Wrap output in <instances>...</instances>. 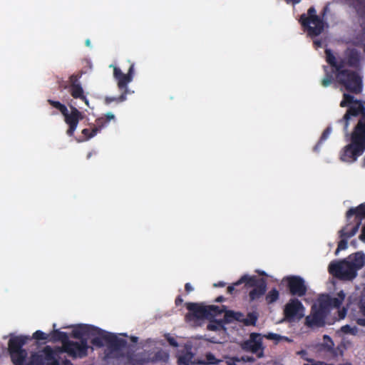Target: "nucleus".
Wrapping results in <instances>:
<instances>
[{
	"label": "nucleus",
	"mask_w": 365,
	"mask_h": 365,
	"mask_svg": "<svg viewBox=\"0 0 365 365\" xmlns=\"http://www.w3.org/2000/svg\"><path fill=\"white\" fill-rule=\"evenodd\" d=\"M96 125L94 128H98V131L101 130L103 128L106 126L109 123L107 121V119L104 117H100L96 120Z\"/></svg>",
	"instance_id": "79ce46f5"
},
{
	"label": "nucleus",
	"mask_w": 365,
	"mask_h": 365,
	"mask_svg": "<svg viewBox=\"0 0 365 365\" xmlns=\"http://www.w3.org/2000/svg\"><path fill=\"white\" fill-rule=\"evenodd\" d=\"M350 7H353L361 19H365V0H342Z\"/></svg>",
	"instance_id": "4be33fe9"
},
{
	"label": "nucleus",
	"mask_w": 365,
	"mask_h": 365,
	"mask_svg": "<svg viewBox=\"0 0 365 365\" xmlns=\"http://www.w3.org/2000/svg\"><path fill=\"white\" fill-rule=\"evenodd\" d=\"M68 91L73 98L83 101L88 107H90L89 101L85 95L81 84L68 85Z\"/></svg>",
	"instance_id": "aec40b11"
},
{
	"label": "nucleus",
	"mask_w": 365,
	"mask_h": 365,
	"mask_svg": "<svg viewBox=\"0 0 365 365\" xmlns=\"http://www.w3.org/2000/svg\"><path fill=\"white\" fill-rule=\"evenodd\" d=\"M299 21L304 31L311 37L317 36L324 31V23L317 15L316 9L313 6L308 9L307 14H303L300 16Z\"/></svg>",
	"instance_id": "6e6552de"
},
{
	"label": "nucleus",
	"mask_w": 365,
	"mask_h": 365,
	"mask_svg": "<svg viewBox=\"0 0 365 365\" xmlns=\"http://www.w3.org/2000/svg\"><path fill=\"white\" fill-rule=\"evenodd\" d=\"M59 86H60V88H61L63 89H67L68 90V85L67 84V83L63 82L62 83L60 84Z\"/></svg>",
	"instance_id": "0e129e2a"
},
{
	"label": "nucleus",
	"mask_w": 365,
	"mask_h": 365,
	"mask_svg": "<svg viewBox=\"0 0 365 365\" xmlns=\"http://www.w3.org/2000/svg\"><path fill=\"white\" fill-rule=\"evenodd\" d=\"M325 71L326 74L323 79L322 80V86L324 87H328L334 81L333 73H336V72L334 71V68H333L332 72H328L326 68Z\"/></svg>",
	"instance_id": "72a5a7b5"
},
{
	"label": "nucleus",
	"mask_w": 365,
	"mask_h": 365,
	"mask_svg": "<svg viewBox=\"0 0 365 365\" xmlns=\"http://www.w3.org/2000/svg\"><path fill=\"white\" fill-rule=\"evenodd\" d=\"M363 113H365V107L359 101L356 100L354 105L349 106L344 115L345 128L346 129L349 125V120L351 116H357L359 115L361 116Z\"/></svg>",
	"instance_id": "a211bd4d"
},
{
	"label": "nucleus",
	"mask_w": 365,
	"mask_h": 365,
	"mask_svg": "<svg viewBox=\"0 0 365 365\" xmlns=\"http://www.w3.org/2000/svg\"><path fill=\"white\" fill-rule=\"evenodd\" d=\"M326 61L336 72L337 82L342 85L345 89L352 93L359 94L362 91V78L359 74L354 71L344 68L343 62L337 60L331 50L325 49Z\"/></svg>",
	"instance_id": "f257e3e1"
},
{
	"label": "nucleus",
	"mask_w": 365,
	"mask_h": 365,
	"mask_svg": "<svg viewBox=\"0 0 365 365\" xmlns=\"http://www.w3.org/2000/svg\"><path fill=\"white\" fill-rule=\"evenodd\" d=\"M33 338L36 340H46L48 339V335L42 331L37 330L34 333Z\"/></svg>",
	"instance_id": "c03bdc74"
},
{
	"label": "nucleus",
	"mask_w": 365,
	"mask_h": 365,
	"mask_svg": "<svg viewBox=\"0 0 365 365\" xmlns=\"http://www.w3.org/2000/svg\"><path fill=\"white\" fill-rule=\"evenodd\" d=\"M341 240L338 242L337 248L335 251V255H337L340 251L344 250L348 247V239L351 237H340Z\"/></svg>",
	"instance_id": "4c0bfd02"
},
{
	"label": "nucleus",
	"mask_w": 365,
	"mask_h": 365,
	"mask_svg": "<svg viewBox=\"0 0 365 365\" xmlns=\"http://www.w3.org/2000/svg\"><path fill=\"white\" fill-rule=\"evenodd\" d=\"M227 323L228 322L225 321V315L224 314L223 319H210V322L207 325V329L210 331H225L226 329L225 327V324Z\"/></svg>",
	"instance_id": "a878e982"
},
{
	"label": "nucleus",
	"mask_w": 365,
	"mask_h": 365,
	"mask_svg": "<svg viewBox=\"0 0 365 365\" xmlns=\"http://www.w3.org/2000/svg\"><path fill=\"white\" fill-rule=\"evenodd\" d=\"M279 297V292L277 289L274 288L270 290L265 296V300L267 304H271L275 302Z\"/></svg>",
	"instance_id": "2f4dec72"
},
{
	"label": "nucleus",
	"mask_w": 365,
	"mask_h": 365,
	"mask_svg": "<svg viewBox=\"0 0 365 365\" xmlns=\"http://www.w3.org/2000/svg\"><path fill=\"white\" fill-rule=\"evenodd\" d=\"M341 330L342 332L345 334H350V331L351 330V327L349 325H345L341 327Z\"/></svg>",
	"instance_id": "8fccbe9b"
},
{
	"label": "nucleus",
	"mask_w": 365,
	"mask_h": 365,
	"mask_svg": "<svg viewBox=\"0 0 365 365\" xmlns=\"http://www.w3.org/2000/svg\"><path fill=\"white\" fill-rule=\"evenodd\" d=\"M91 325L79 324L75 327L71 332V336L79 339L78 341L87 351L89 349L88 337L91 336Z\"/></svg>",
	"instance_id": "ddd939ff"
},
{
	"label": "nucleus",
	"mask_w": 365,
	"mask_h": 365,
	"mask_svg": "<svg viewBox=\"0 0 365 365\" xmlns=\"http://www.w3.org/2000/svg\"><path fill=\"white\" fill-rule=\"evenodd\" d=\"M266 291L267 282L259 284L249 292L250 300L252 302L259 299L265 294Z\"/></svg>",
	"instance_id": "b1692460"
},
{
	"label": "nucleus",
	"mask_w": 365,
	"mask_h": 365,
	"mask_svg": "<svg viewBox=\"0 0 365 365\" xmlns=\"http://www.w3.org/2000/svg\"><path fill=\"white\" fill-rule=\"evenodd\" d=\"M329 300H330V297L329 295H327L325 297H322L319 301V304L317 305V308L320 309L322 312L325 313L327 315L331 308V303H330Z\"/></svg>",
	"instance_id": "c85d7f7f"
},
{
	"label": "nucleus",
	"mask_w": 365,
	"mask_h": 365,
	"mask_svg": "<svg viewBox=\"0 0 365 365\" xmlns=\"http://www.w3.org/2000/svg\"><path fill=\"white\" fill-rule=\"evenodd\" d=\"M226 364L227 365H236L237 362L240 361V359L237 357H226Z\"/></svg>",
	"instance_id": "de8ad7c7"
},
{
	"label": "nucleus",
	"mask_w": 365,
	"mask_h": 365,
	"mask_svg": "<svg viewBox=\"0 0 365 365\" xmlns=\"http://www.w3.org/2000/svg\"><path fill=\"white\" fill-rule=\"evenodd\" d=\"M313 43L316 48H321L323 46V41L322 40L317 39L314 40Z\"/></svg>",
	"instance_id": "603ef678"
},
{
	"label": "nucleus",
	"mask_w": 365,
	"mask_h": 365,
	"mask_svg": "<svg viewBox=\"0 0 365 365\" xmlns=\"http://www.w3.org/2000/svg\"><path fill=\"white\" fill-rule=\"evenodd\" d=\"M298 354L302 356V355L307 354V351L305 350H302L299 352H298Z\"/></svg>",
	"instance_id": "69168bd1"
},
{
	"label": "nucleus",
	"mask_w": 365,
	"mask_h": 365,
	"mask_svg": "<svg viewBox=\"0 0 365 365\" xmlns=\"http://www.w3.org/2000/svg\"><path fill=\"white\" fill-rule=\"evenodd\" d=\"M327 314L317 308V304L312 307L311 314L305 319V324L307 327H322L324 325V320Z\"/></svg>",
	"instance_id": "4468645a"
},
{
	"label": "nucleus",
	"mask_w": 365,
	"mask_h": 365,
	"mask_svg": "<svg viewBox=\"0 0 365 365\" xmlns=\"http://www.w3.org/2000/svg\"><path fill=\"white\" fill-rule=\"evenodd\" d=\"M168 341L171 346L174 347H177L178 346V343L173 337L168 338Z\"/></svg>",
	"instance_id": "09e8293b"
},
{
	"label": "nucleus",
	"mask_w": 365,
	"mask_h": 365,
	"mask_svg": "<svg viewBox=\"0 0 365 365\" xmlns=\"http://www.w3.org/2000/svg\"><path fill=\"white\" fill-rule=\"evenodd\" d=\"M331 128H327L322 133L321 137H320V139L318 141V143H317V145L314 146V151H318L319 149V147L320 145L324 143V141H325L327 138L329 137V135H330L331 133Z\"/></svg>",
	"instance_id": "f704fd0d"
},
{
	"label": "nucleus",
	"mask_w": 365,
	"mask_h": 365,
	"mask_svg": "<svg viewBox=\"0 0 365 365\" xmlns=\"http://www.w3.org/2000/svg\"><path fill=\"white\" fill-rule=\"evenodd\" d=\"M182 302H183V299H182V297L180 295H178L175 299V303L176 306H179L182 303Z\"/></svg>",
	"instance_id": "6e6d98bb"
},
{
	"label": "nucleus",
	"mask_w": 365,
	"mask_h": 365,
	"mask_svg": "<svg viewBox=\"0 0 365 365\" xmlns=\"http://www.w3.org/2000/svg\"><path fill=\"white\" fill-rule=\"evenodd\" d=\"M27 365H45L42 355H33L31 361Z\"/></svg>",
	"instance_id": "ea45409f"
},
{
	"label": "nucleus",
	"mask_w": 365,
	"mask_h": 365,
	"mask_svg": "<svg viewBox=\"0 0 365 365\" xmlns=\"http://www.w3.org/2000/svg\"><path fill=\"white\" fill-rule=\"evenodd\" d=\"M134 66V63H130L127 73H123L120 68L114 66H113V77L117 81L118 88L120 91H122V93L118 98L106 97V102L107 103H110L115 101L117 102H123L125 101L126 96L128 93V85L133 81L135 75Z\"/></svg>",
	"instance_id": "39448f33"
},
{
	"label": "nucleus",
	"mask_w": 365,
	"mask_h": 365,
	"mask_svg": "<svg viewBox=\"0 0 365 365\" xmlns=\"http://www.w3.org/2000/svg\"><path fill=\"white\" fill-rule=\"evenodd\" d=\"M342 294H344V292L341 291L340 292L339 294H338V297L337 298H341L342 297Z\"/></svg>",
	"instance_id": "774afa93"
},
{
	"label": "nucleus",
	"mask_w": 365,
	"mask_h": 365,
	"mask_svg": "<svg viewBox=\"0 0 365 365\" xmlns=\"http://www.w3.org/2000/svg\"><path fill=\"white\" fill-rule=\"evenodd\" d=\"M225 321L228 323L231 322L232 320H236L237 322L243 323V320L245 319V315L240 312H234L232 310H227L225 312Z\"/></svg>",
	"instance_id": "cd10ccee"
},
{
	"label": "nucleus",
	"mask_w": 365,
	"mask_h": 365,
	"mask_svg": "<svg viewBox=\"0 0 365 365\" xmlns=\"http://www.w3.org/2000/svg\"><path fill=\"white\" fill-rule=\"evenodd\" d=\"M287 287L292 296L303 297L306 294L307 289L304 279L299 276L290 275L284 278Z\"/></svg>",
	"instance_id": "9d476101"
},
{
	"label": "nucleus",
	"mask_w": 365,
	"mask_h": 365,
	"mask_svg": "<svg viewBox=\"0 0 365 365\" xmlns=\"http://www.w3.org/2000/svg\"><path fill=\"white\" fill-rule=\"evenodd\" d=\"M81 73L72 74L69 77L68 85H78V84H81L79 82V79L81 78Z\"/></svg>",
	"instance_id": "37998d69"
},
{
	"label": "nucleus",
	"mask_w": 365,
	"mask_h": 365,
	"mask_svg": "<svg viewBox=\"0 0 365 365\" xmlns=\"http://www.w3.org/2000/svg\"><path fill=\"white\" fill-rule=\"evenodd\" d=\"M47 102L53 108L58 110L64 117L65 123L68 125L66 134L73 136L80 120L83 118V114L76 107L71 106V111L68 112L67 107L59 101L48 99Z\"/></svg>",
	"instance_id": "423d86ee"
},
{
	"label": "nucleus",
	"mask_w": 365,
	"mask_h": 365,
	"mask_svg": "<svg viewBox=\"0 0 365 365\" xmlns=\"http://www.w3.org/2000/svg\"><path fill=\"white\" fill-rule=\"evenodd\" d=\"M258 314L256 312H249L247 317L243 320V324L245 326H255L258 319Z\"/></svg>",
	"instance_id": "7c9ffc66"
},
{
	"label": "nucleus",
	"mask_w": 365,
	"mask_h": 365,
	"mask_svg": "<svg viewBox=\"0 0 365 365\" xmlns=\"http://www.w3.org/2000/svg\"><path fill=\"white\" fill-rule=\"evenodd\" d=\"M185 289L186 292L189 293L193 290V287L191 286L190 283H186L185 284Z\"/></svg>",
	"instance_id": "4d7b16f0"
},
{
	"label": "nucleus",
	"mask_w": 365,
	"mask_h": 365,
	"mask_svg": "<svg viewBox=\"0 0 365 365\" xmlns=\"http://www.w3.org/2000/svg\"><path fill=\"white\" fill-rule=\"evenodd\" d=\"M235 286H236L235 283L232 285L228 286L227 288V292L228 294H232L235 291Z\"/></svg>",
	"instance_id": "5fc2aeb1"
},
{
	"label": "nucleus",
	"mask_w": 365,
	"mask_h": 365,
	"mask_svg": "<svg viewBox=\"0 0 365 365\" xmlns=\"http://www.w3.org/2000/svg\"><path fill=\"white\" fill-rule=\"evenodd\" d=\"M226 285V283L224 282H219L217 283L214 284V287H223Z\"/></svg>",
	"instance_id": "bf43d9fd"
},
{
	"label": "nucleus",
	"mask_w": 365,
	"mask_h": 365,
	"mask_svg": "<svg viewBox=\"0 0 365 365\" xmlns=\"http://www.w3.org/2000/svg\"><path fill=\"white\" fill-rule=\"evenodd\" d=\"M51 341H61L62 344V350L64 349L65 346L67 344L70 340L68 339V336L66 332L61 331L58 329L53 330L51 333Z\"/></svg>",
	"instance_id": "393cba45"
},
{
	"label": "nucleus",
	"mask_w": 365,
	"mask_h": 365,
	"mask_svg": "<svg viewBox=\"0 0 365 365\" xmlns=\"http://www.w3.org/2000/svg\"><path fill=\"white\" fill-rule=\"evenodd\" d=\"M357 332H358V329L356 327H351V330L350 331V334L356 335L357 334Z\"/></svg>",
	"instance_id": "680f3d73"
},
{
	"label": "nucleus",
	"mask_w": 365,
	"mask_h": 365,
	"mask_svg": "<svg viewBox=\"0 0 365 365\" xmlns=\"http://www.w3.org/2000/svg\"><path fill=\"white\" fill-rule=\"evenodd\" d=\"M334 342H333L332 339H331V337L329 336L328 335H324V342L321 345L322 349L327 351L333 352L334 351Z\"/></svg>",
	"instance_id": "473e14b6"
},
{
	"label": "nucleus",
	"mask_w": 365,
	"mask_h": 365,
	"mask_svg": "<svg viewBox=\"0 0 365 365\" xmlns=\"http://www.w3.org/2000/svg\"><path fill=\"white\" fill-rule=\"evenodd\" d=\"M356 100H354V97L349 93H344L343 99L340 103L341 107H347L349 106L351 103H355Z\"/></svg>",
	"instance_id": "e433bc0d"
},
{
	"label": "nucleus",
	"mask_w": 365,
	"mask_h": 365,
	"mask_svg": "<svg viewBox=\"0 0 365 365\" xmlns=\"http://www.w3.org/2000/svg\"><path fill=\"white\" fill-rule=\"evenodd\" d=\"M344 297L345 294H342L341 298L330 297L331 308H339L342 304Z\"/></svg>",
	"instance_id": "58836bf2"
},
{
	"label": "nucleus",
	"mask_w": 365,
	"mask_h": 365,
	"mask_svg": "<svg viewBox=\"0 0 365 365\" xmlns=\"http://www.w3.org/2000/svg\"><path fill=\"white\" fill-rule=\"evenodd\" d=\"M360 61L361 55L356 48L347 49L344 53V57L339 61L337 60V62H343L344 68L346 66L353 68H359L360 67Z\"/></svg>",
	"instance_id": "2eb2a0df"
},
{
	"label": "nucleus",
	"mask_w": 365,
	"mask_h": 365,
	"mask_svg": "<svg viewBox=\"0 0 365 365\" xmlns=\"http://www.w3.org/2000/svg\"><path fill=\"white\" fill-rule=\"evenodd\" d=\"M267 282L264 278H259L255 275L248 276L243 275L239 280H237L235 284L240 285L242 283H245L246 286L250 287H256L259 284Z\"/></svg>",
	"instance_id": "412c9836"
},
{
	"label": "nucleus",
	"mask_w": 365,
	"mask_h": 365,
	"mask_svg": "<svg viewBox=\"0 0 365 365\" xmlns=\"http://www.w3.org/2000/svg\"><path fill=\"white\" fill-rule=\"evenodd\" d=\"M185 306L189 311V313L185 316L187 319H190L191 317L196 319H207V310L205 305L195 302H187Z\"/></svg>",
	"instance_id": "dca6fc26"
},
{
	"label": "nucleus",
	"mask_w": 365,
	"mask_h": 365,
	"mask_svg": "<svg viewBox=\"0 0 365 365\" xmlns=\"http://www.w3.org/2000/svg\"><path fill=\"white\" fill-rule=\"evenodd\" d=\"M346 259L357 273V271L361 269L365 264V254L361 251L356 252L350 255Z\"/></svg>",
	"instance_id": "6ab92c4d"
},
{
	"label": "nucleus",
	"mask_w": 365,
	"mask_h": 365,
	"mask_svg": "<svg viewBox=\"0 0 365 365\" xmlns=\"http://www.w3.org/2000/svg\"><path fill=\"white\" fill-rule=\"evenodd\" d=\"M365 151V113L361 115L350 135V143L344 147L340 159L354 163Z\"/></svg>",
	"instance_id": "f03ea898"
},
{
	"label": "nucleus",
	"mask_w": 365,
	"mask_h": 365,
	"mask_svg": "<svg viewBox=\"0 0 365 365\" xmlns=\"http://www.w3.org/2000/svg\"><path fill=\"white\" fill-rule=\"evenodd\" d=\"M241 346L243 350L253 354H257L259 351H261L258 356H262L264 348L262 346V337L261 334L255 332L251 333L250 339L243 341Z\"/></svg>",
	"instance_id": "f8f14e48"
},
{
	"label": "nucleus",
	"mask_w": 365,
	"mask_h": 365,
	"mask_svg": "<svg viewBox=\"0 0 365 365\" xmlns=\"http://www.w3.org/2000/svg\"><path fill=\"white\" fill-rule=\"evenodd\" d=\"M72 358L82 359L88 355V351L78 342L69 341L62 350Z\"/></svg>",
	"instance_id": "f3484780"
},
{
	"label": "nucleus",
	"mask_w": 365,
	"mask_h": 365,
	"mask_svg": "<svg viewBox=\"0 0 365 365\" xmlns=\"http://www.w3.org/2000/svg\"><path fill=\"white\" fill-rule=\"evenodd\" d=\"M8 342V351L14 365H24L28 353L23 346L26 344L29 337L28 336H14L10 334Z\"/></svg>",
	"instance_id": "0eeeda50"
},
{
	"label": "nucleus",
	"mask_w": 365,
	"mask_h": 365,
	"mask_svg": "<svg viewBox=\"0 0 365 365\" xmlns=\"http://www.w3.org/2000/svg\"><path fill=\"white\" fill-rule=\"evenodd\" d=\"M346 225L339 231L340 237H353L358 232L361 222L365 219V203L351 207L346 213Z\"/></svg>",
	"instance_id": "20e7f679"
},
{
	"label": "nucleus",
	"mask_w": 365,
	"mask_h": 365,
	"mask_svg": "<svg viewBox=\"0 0 365 365\" xmlns=\"http://www.w3.org/2000/svg\"><path fill=\"white\" fill-rule=\"evenodd\" d=\"M41 355L45 365H60L56 353L50 346H46Z\"/></svg>",
	"instance_id": "5701e85b"
},
{
	"label": "nucleus",
	"mask_w": 365,
	"mask_h": 365,
	"mask_svg": "<svg viewBox=\"0 0 365 365\" xmlns=\"http://www.w3.org/2000/svg\"><path fill=\"white\" fill-rule=\"evenodd\" d=\"M303 310L304 307L302 302L297 299H292L285 305L284 317L289 322L301 319L304 316Z\"/></svg>",
	"instance_id": "9b49d317"
},
{
	"label": "nucleus",
	"mask_w": 365,
	"mask_h": 365,
	"mask_svg": "<svg viewBox=\"0 0 365 365\" xmlns=\"http://www.w3.org/2000/svg\"><path fill=\"white\" fill-rule=\"evenodd\" d=\"M287 4H292L296 5L300 2L301 0H284Z\"/></svg>",
	"instance_id": "052dcab7"
},
{
	"label": "nucleus",
	"mask_w": 365,
	"mask_h": 365,
	"mask_svg": "<svg viewBox=\"0 0 365 365\" xmlns=\"http://www.w3.org/2000/svg\"><path fill=\"white\" fill-rule=\"evenodd\" d=\"M105 118L107 119V121L109 123L111 120H113L115 118V115L111 113H108L105 116H103Z\"/></svg>",
	"instance_id": "864d4df0"
},
{
	"label": "nucleus",
	"mask_w": 365,
	"mask_h": 365,
	"mask_svg": "<svg viewBox=\"0 0 365 365\" xmlns=\"http://www.w3.org/2000/svg\"><path fill=\"white\" fill-rule=\"evenodd\" d=\"M339 318L340 319H344L346 314V309L345 308H343L341 310H339Z\"/></svg>",
	"instance_id": "3c124183"
},
{
	"label": "nucleus",
	"mask_w": 365,
	"mask_h": 365,
	"mask_svg": "<svg viewBox=\"0 0 365 365\" xmlns=\"http://www.w3.org/2000/svg\"><path fill=\"white\" fill-rule=\"evenodd\" d=\"M98 128H93L92 130H90L88 128L83 129L81 133L83 134L84 138L82 140H87L94 137L98 133Z\"/></svg>",
	"instance_id": "c9c22d12"
},
{
	"label": "nucleus",
	"mask_w": 365,
	"mask_h": 365,
	"mask_svg": "<svg viewBox=\"0 0 365 365\" xmlns=\"http://www.w3.org/2000/svg\"><path fill=\"white\" fill-rule=\"evenodd\" d=\"M91 327L90 336H93L91 340L93 345L102 347L104 346L103 342H105L112 351H119L126 346L127 341L118 337L115 334L107 332L93 325H91Z\"/></svg>",
	"instance_id": "7ed1b4c3"
},
{
	"label": "nucleus",
	"mask_w": 365,
	"mask_h": 365,
	"mask_svg": "<svg viewBox=\"0 0 365 365\" xmlns=\"http://www.w3.org/2000/svg\"><path fill=\"white\" fill-rule=\"evenodd\" d=\"M359 240L362 241L363 242H365V231L364 230H361V233L359 237Z\"/></svg>",
	"instance_id": "13d9d810"
},
{
	"label": "nucleus",
	"mask_w": 365,
	"mask_h": 365,
	"mask_svg": "<svg viewBox=\"0 0 365 365\" xmlns=\"http://www.w3.org/2000/svg\"><path fill=\"white\" fill-rule=\"evenodd\" d=\"M207 316L208 319H214L215 317L220 315L222 313L225 314L226 307L222 306L219 307L217 305H208L206 306Z\"/></svg>",
	"instance_id": "bb28decb"
},
{
	"label": "nucleus",
	"mask_w": 365,
	"mask_h": 365,
	"mask_svg": "<svg viewBox=\"0 0 365 365\" xmlns=\"http://www.w3.org/2000/svg\"><path fill=\"white\" fill-rule=\"evenodd\" d=\"M328 269L331 275L341 280H352L357 275V273L346 259L338 262H331Z\"/></svg>",
	"instance_id": "1a4fd4ad"
},
{
	"label": "nucleus",
	"mask_w": 365,
	"mask_h": 365,
	"mask_svg": "<svg viewBox=\"0 0 365 365\" xmlns=\"http://www.w3.org/2000/svg\"><path fill=\"white\" fill-rule=\"evenodd\" d=\"M264 337H265L267 339L275 340L277 341H280L283 338L279 334H275V333H268V334L264 335Z\"/></svg>",
	"instance_id": "a18cd8bd"
},
{
	"label": "nucleus",
	"mask_w": 365,
	"mask_h": 365,
	"mask_svg": "<svg viewBox=\"0 0 365 365\" xmlns=\"http://www.w3.org/2000/svg\"><path fill=\"white\" fill-rule=\"evenodd\" d=\"M359 307L362 317L356 319V323L361 326H365V295L360 299Z\"/></svg>",
	"instance_id": "c756f323"
},
{
	"label": "nucleus",
	"mask_w": 365,
	"mask_h": 365,
	"mask_svg": "<svg viewBox=\"0 0 365 365\" xmlns=\"http://www.w3.org/2000/svg\"><path fill=\"white\" fill-rule=\"evenodd\" d=\"M216 302H222L225 301V297L223 296H219L215 300Z\"/></svg>",
	"instance_id": "e2e57ef3"
},
{
	"label": "nucleus",
	"mask_w": 365,
	"mask_h": 365,
	"mask_svg": "<svg viewBox=\"0 0 365 365\" xmlns=\"http://www.w3.org/2000/svg\"><path fill=\"white\" fill-rule=\"evenodd\" d=\"M190 358L187 356H180L178 359V365H189Z\"/></svg>",
	"instance_id": "49530a36"
},
{
	"label": "nucleus",
	"mask_w": 365,
	"mask_h": 365,
	"mask_svg": "<svg viewBox=\"0 0 365 365\" xmlns=\"http://www.w3.org/2000/svg\"><path fill=\"white\" fill-rule=\"evenodd\" d=\"M205 359L207 360V364H209L217 365L222 362V360L217 359L212 353H207L205 355Z\"/></svg>",
	"instance_id": "a19ab883"
},
{
	"label": "nucleus",
	"mask_w": 365,
	"mask_h": 365,
	"mask_svg": "<svg viewBox=\"0 0 365 365\" xmlns=\"http://www.w3.org/2000/svg\"><path fill=\"white\" fill-rule=\"evenodd\" d=\"M131 341H133V342H137L138 341V337L137 336H132L131 337Z\"/></svg>",
	"instance_id": "338daca9"
}]
</instances>
